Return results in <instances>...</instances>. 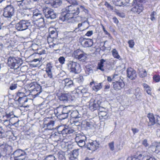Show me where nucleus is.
Returning <instances> with one entry per match:
<instances>
[{
  "label": "nucleus",
  "instance_id": "obj_1",
  "mask_svg": "<svg viewBox=\"0 0 160 160\" xmlns=\"http://www.w3.org/2000/svg\"><path fill=\"white\" fill-rule=\"evenodd\" d=\"M84 7L82 6L76 7L72 5L66 7L63 9V12H66V13L61 18V19L64 21L66 20H69V22L72 23L75 22H78L81 20V17H77L74 18L73 16L78 15L82 9L83 10Z\"/></svg>",
  "mask_w": 160,
  "mask_h": 160
},
{
  "label": "nucleus",
  "instance_id": "obj_2",
  "mask_svg": "<svg viewBox=\"0 0 160 160\" xmlns=\"http://www.w3.org/2000/svg\"><path fill=\"white\" fill-rule=\"evenodd\" d=\"M67 64L68 69L70 72L76 74L78 73L81 71L80 66L77 62L70 61Z\"/></svg>",
  "mask_w": 160,
  "mask_h": 160
},
{
  "label": "nucleus",
  "instance_id": "obj_3",
  "mask_svg": "<svg viewBox=\"0 0 160 160\" xmlns=\"http://www.w3.org/2000/svg\"><path fill=\"white\" fill-rule=\"evenodd\" d=\"M13 157L10 158L11 160H24L26 157V153L21 149L15 151L13 153Z\"/></svg>",
  "mask_w": 160,
  "mask_h": 160
},
{
  "label": "nucleus",
  "instance_id": "obj_4",
  "mask_svg": "<svg viewBox=\"0 0 160 160\" xmlns=\"http://www.w3.org/2000/svg\"><path fill=\"white\" fill-rule=\"evenodd\" d=\"M72 56L80 62H85L87 58V54L83 51L80 49H78L75 51L72 54Z\"/></svg>",
  "mask_w": 160,
  "mask_h": 160
},
{
  "label": "nucleus",
  "instance_id": "obj_5",
  "mask_svg": "<svg viewBox=\"0 0 160 160\" xmlns=\"http://www.w3.org/2000/svg\"><path fill=\"white\" fill-rule=\"evenodd\" d=\"M42 11L45 17L47 18H50L51 19L55 18L57 14L54 10L50 8L44 7Z\"/></svg>",
  "mask_w": 160,
  "mask_h": 160
},
{
  "label": "nucleus",
  "instance_id": "obj_6",
  "mask_svg": "<svg viewBox=\"0 0 160 160\" xmlns=\"http://www.w3.org/2000/svg\"><path fill=\"white\" fill-rule=\"evenodd\" d=\"M7 64L11 68L14 69H18L21 65L19 60L14 57H10L8 58Z\"/></svg>",
  "mask_w": 160,
  "mask_h": 160
},
{
  "label": "nucleus",
  "instance_id": "obj_7",
  "mask_svg": "<svg viewBox=\"0 0 160 160\" xmlns=\"http://www.w3.org/2000/svg\"><path fill=\"white\" fill-rule=\"evenodd\" d=\"M57 130L58 133L62 134L63 137L66 136L67 134L72 133L74 131L73 129L68 126H59Z\"/></svg>",
  "mask_w": 160,
  "mask_h": 160
},
{
  "label": "nucleus",
  "instance_id": "obj_8",
  "mask_svg": "<svg viewBox=\"0 0 160 160\" xmlns=\"http://www.w3.org/2000/svg\"><path fill=\"white\" fill-rule=\"evenodd\" d=\"M0 158L1 157H4L7 154H9L8 150L11 148L10 146L6 143L3 142L0 143Z\"/></svg>",
  "mask_w": 160,
  "mask_h": 160
},
{
  "label": "nucleus",
  "instance_id": "obj_9",
  "mask_svg": "<svg viewBox=\"0 0 160 160\" xmlns=\"http://www.w3.org/2000/svg\"><path fill=\"white\" fill-rule=\"evenodd\" d=\"M14 8L12 5H7L4 9L3 16L6 18H11L14 13Z\"/></svg>",
  "mask_w": 160,
  "mask_h": 160
},
{
  "label": "nucleus",
  "instance_id": "obj_10",
  "mask_svg": "<svg viewBox=\"0 0 160 160\" xmlns=\"http://www.w3.org/2000/svg\"><path fill=\"white\" fill-rule=\"evenodd\" d=\"M30 26V23L25 20H22L16 24L15 27L18 30L23 31L27 29Z\"/></svg>",
  "mask_w": 160,
  "mask_h": 160
},
{
  "label": "nucleus",
  "instance_id": "obj_11",
  "mask_svg": "<svg viewBox=\"0 0 160 160\" xmlns=\"http://www.w3.org/2000/svg\"><path fill=\"white\" fill-rule=\"evenodd\" d=\"M55 69V67L51 63H48L46 65L45 71L48 77L50 78H52L53 74Z\"/></svg>",
  "mask_w": 160,
  "mask_h": 160
},
{
  "label": "nucleus",
  "instance_id": "obj_12",
  "mask_svg": "<svg viewBox=\"0 0 160 160\" xmlns=\"http://www.w3.org/2000/svg\"><path fill=\"white\" fill-rule=\"evenodd\" d=\"M127 77L131 80H134L137 77L136 72L133 68H129L127 69Z\"/></svg>",
  "mask_w": 160,
  "mask_h": 160
},
{
  "label": "nucleus",
  "instance_id": "obj_13",
  "mask_svg": "<svg viewBox=\"0 0 160 160\" xmlns=\"http://www.w3.org/2000/svg\"><path fill=\"white\" fill-rule=\"evenodd\" d=\"M113 88L115 90H119L123 88L125 86V84L122 80L119 81H116L113 82Z\"/></svg>",
  "mask_w": 160,
  "mask_h": 160
},
{
  "label": "nucleus",
  "instance_id": "obj_14",
  "mask_svg": "<svg viewBox=\"0 0 160 160\" xmlns=\"http://www.w3.org/2000/svg\"><path fill=\"white\" fill-rule=\"evenodd\" d=\"M143 9L141 4L137 5L131 8V11L134 14H139L142 11Z\"/></svg>",
  "mask_w": 160,
  "mask_h": 160
},
{
  "label": "nucleus",
  "instance_id": "obj_15",
  "mask_svg": "<svg viewBox=\"0 0 160 160\" xmlns=\"http://www.w3.org/2000/svg\"><path fill=\"white\" fill-rule=\"evenodd\" d=\"M64 83L65 88H73L74 87V83L73 81L69 78H66L63 80Z\"/></svg>",
  "mask_w": 160,
  "mask_h": 160
},
{
  "label": "nucleus",
  "instance_id": "obj_16",
  "mask_svg": "<svg viewBox=\"0 0 160 160\" xmlns=\"http://www.w3.org/2000/svg\"><path fill=\"white\" fill-rule=\"evenodd\" d=\"M156 115L154 116L152 113H149L147 117L149 119V122L148 123V126H151L156 123V118L155 117Z\"/></svg>",
  "mask_w": 160,
  "mask_h": 160
},
{
  "label": "nucleus",
  "instance_id": "obj_17",
  "mask_svg": "<svg viewBox=\"0 0 160 160\" xmlns=\"http://www.w3.org/2000/svg\"><path fill=\"white\" fill-rule=\"evenodd\" d=\"M30 88H32V91L37 92L35 95L36 96H38L42 92L41 86L37 84H36V85H35L34 84H32Z\"/></svg>",
  "mask_w": 160,
  "mask_h": 160
},
{
  "label": "nucleus",
  "instance_id": "obj_18",
  "mask_svg": "<svg viewBox=\"0 0 160 160\" xmlns=\"http://www.w3.org/2000/svg\"><path fill=\"white\" fill-rule=\"evenodd\" d=\"M68 110L67 107H63L61 106L57 107L55 110V112L57 113V114L58 116L63 113L66 112Z\"/></svg>",
  "mask_w": 160,
  "mask_h": 160
},
{
  "label": "nucleus",
  "instance_id": "obj_19",
  "mask_svg": "<svg viewBox=\"0 0 160 160\" xmlns=\"http://www.w3.org/2000/svg\"><path fill=\"white\" fill-rule=\"evenodd\" d=\"M99 144L96 141H93L89 143V145H88L87 148L90 150H94L98 147Z\"/></svg>",
  "mask_w": 160,
  "mask_h": 160
},
{
  "label": "nucleus",
  "instance_id": "obj_20",
  "mask_svg": "<svg viewBox=\"0 0 160 160\" xmlns=\"http://www.w3.org/2000/svg\"><path fill=\"white\" fill-rule=\"evenodd\" d=\"M49 36L52 38H56L58 36V32L56 28L51 27L49 29Z\"/></svg>",
  "mask_w": 160,
  "mask_h": 160
},
{
  "label": "nucleus",
  "instance_id": "obj_21",
  "mask_svg": "<svg viewBox=\"0 0 160 160\" xmlns=\"http://www.w3.org/2000/svg\"><path fill=\"white\" fill-rule=\"evenodd\" d=\"M79 154L78 150L75 149L68 154V157L70 160H74L76 158Z\"/></svg>",
  "mask_w": 160,
  "mask_h": 160
},
{
  "label": "nucleus",
  "instance_id": "obj_22",
  "mask_svg": "<svg viewBox=\"0 0 160 160\" xmlns=\"http://www.w3.org/2000/svg\"><path fill=\"white\" fill-rule=\"evenodd\" d=\"M43 124L45 127H46L49 130H52L53 129V126L54 125V121L52 120H50L48 123L46 122V119L44 120Z\"/></svg>",
  "mask_w": 160,
  "mask_h": 160
},
{
  "label": "nucleus",
  "instance_id": "obj_23",
  "mask_svg": "<svg viewBox=\"0 0 160 160\" xmlns=\"http://www.w3.org/2000/svg\"><path fill=\"white\" fill-rule=\"evenodd\" d=\"M82 43L83 46L85 48L91 47L93 44L92 39H90L84 40Z\"/></svg>",
  "mask_w": 160,
  "mask_h": 160
},
{
  "label": "nucleus",
  "instance_id": "obj_24",
  "mask_svg": "<svg viewBox=\"0 0 160 160\" xmlns=\"http://www.w3.org/2000/svg\"><path fill=\"white\" fill-rule=\"evenodd\" d=\"M113 3L116 6L124 7L127 5L128 3L122 0H112Z\"/></svg>",
  "mask_w": 160,
  "mask_h": 160
},
{
  "label": "nucleus",
  "instance_id": "obj_25",
  "mask_svg": "<svg viewBox=\"0 0 160 160\" xmlns=\"http://www.w3.org/2000/svg\"><path fill=\"white\" fill-rule=\"evenodd\" d=\"M99 101H97L94 100L92 103H91L89 105V108L92 111H93L99 108L100 106L99 102Z\"/></svg>",
  "mask_w": 160,
  "mask_h": 160
},
{
  "label": "nucleus",
  "instance_id": "obj_26",
  "mask_svg": "<svg viewBox=\"0 0 160 160\" xmlns=\"http://www.w3.org/2000/svg\"><path fill=\"white\" fill-rule=\"evenodd\" d=\"M3 124L6 127L11 126V125H15V124H17L18 122H16L14 123H12L11 122V119H3L1 120Z\"/></svg>",
  "mask_w": 160,
  "mask_h": 160
},
{
  "label": "nucleus",
  "instance_id": "obj_27",
  "mask_svg": "<svg viewBox=\"0 0 160 160\" xmlns=\"http://www.w3.org/2000/svg\"><path fill=\"white\" fill-rule=\"evenodd\" d=\"M62 2L61 0H53L51 3V6L54 8H57L62 5Z\"/></svg>",
  "mask_w": 160,
  "mask_h": 160
},
{
  "label": "nucleus",
  "instance_id": "obj_28",
  "mask_svg": "<svg viewBox=\"0 0 160 160\" xmlns=\"http://www.w3.org/2000/svg\"><path fill=\"white\" fill-rule=\"evenodd\" d=\"M70 97L68 93L62 94L59 96V99L60 101H67L69 100Z\"/></svg>",
  "mask_w": 160,
  "mask_h": 160
},
{
  "label": "nucleus",
  "instance_id": "obj_29",
  "mask_svg": "<svg viewBox=\"0 0 160 160\" xmlns=\"http://www.w3.org/2000/svg\"><path fill=\"white\" fill-rule=\"evenodd\" d=\"M106 62V60L103 59H102L100 60L99 62H98L97 69L100 70L102 72H104L105 69L104 68L103 63Z\"/></svg>",
  "mask_w": 160,
  "mask_h": 160
},
{
  "label": "nucleus",
  "instance_id": "obj_30",
  "mask_svg": "<svg viewBox=\"0 0 160 160\" xmlns=\"http://www.w3.org/2000/svg\"><path fill=\"white\" fill-rule=\"evenodd\" d=\"M98 113L99 117L101 119H107L109 117V115L106 111L104 112H98Z\"/></svg>",
  "mask_w": 160,
  "mask_h": 160
},
{
  "label": "nucleus",
  "instance_id": "obj_31",
  "mask_svg": "<svg viewBox=\"0 0 160 160\" xmlns=\"http://www.w3.org/2000/svg\"><path fill=\"white\" fill-rule=\"evenodd\" d=\"M42 15L41 13L39 12H33L32 18L36 21L38 19H39L42 18Z\"/></svg>",
  "mask_w": 160,
  "mask_h": 160
},
{
  "label": "nucleus",
  "instance_id": "obj_32",
  "mask_svg": "<svg viewBox=\"0 0 160 160\" xmlns=\"http://www.w3.org/2000/svg\"><path fill=\"white\" fill-rule=\"evenodd\" d=\"M36 21V23L38 27H42L44 26V21L43 18L38 19Z\"/></svg>",
  "mask_w": 160,
  "mask_h": 160
},
{
  "label": "nucleus",
  "instance_id": "obj_33",
  "mask_svg": "<svg viewBox=\"0 0 160 160\" xmlns=\"http://www.w3.org/2000/svg\"><path fill=\"white\" fill-rule=\"evenodd\" d=\"M70 112V111L68 110L66 112L63 113L58 117L61 119H64L68 117Z\"/></svg>",
  "mask_w": 160,
  "mask_h": 160
},
{
  "label": "nucleus",
  "instance_id": "obj_34",
  "mask_svg": "<svg viewBox=\"0 0 160 160\" xmlns=\"http://www.w3.org/2000/svg\"><path fill=\"white\" fill-rule=\"evenodd\" d=\"M69 115L72 118L74 119L79 116H81V115L79 114L77 110L71 111Z\"/></svg>",
  "mask_w": 160,
  "mask_h": 160
},
{
  "label": "nucleus",
  "instance_id": "obj_35",
  "mask_svg": "<svg viewBox=\"0 0 160 160\" xmlns=\"http://www.w3.org/2000/svg\"><path fill=\"white\" fill-rule=\"evenodd\" d=\"M86 140V137L85 136L80 134H77L75 138L76 142H79L80 141Z\"/></svg>",
  "mask_w": 160,
  "mask_h": 160
},
{
  "label": "nucleus",
  "instance_id": "obj_36",
  "mask_svg": "<svg viewBox=\"0 0 160 160\" xmlns=\"http://www.w3.org/2000/svg\"><path fill=\"white\" fill-rule=\"evenodd\" d=\"M138 71L139 73V75L141 78L144 77L147 75L146 71L142 69H141L140 70L138 69Z\"/></svg>",
  "mask_w": 160,
  "mask_h": 160
},
{
  "label": "nucleus",
  "instance_id": "obj_37",
  "mask_svg": "<svg viewBox=\"0 0 160 160\" xmlns=\"http://www.w3.org/2000/svg\"><path fill=\"white\" fill-rule=\"evenodd\" d=\"M102 83H100L95 85L93 87L92 89L95 92H97L100 90L102 88Z\"/></svg>",
  "mask_w": 160,
  "mask_h": 160
},
{
  "label": "nucleus",
  "instance_id": "obj_38",
  "mask_svg": "<svg viewBox=\"0 0 160 160\" xmlns=\"http://www.w3.org/2000/svg\"><path fill=\"white\" fill-rule=\"evenodd\" d=\"M112 52L113 56L114 58L119 60L121 59L120 56L118 54V51L115 49H114L112 50Z\"/></svg>",
  "mask_w": 160,
  "mask_h": 160
},
{
  "label": "nucleus",
  "instance_id": "obj_39",
  "mask_svg": "<svg viewBox=\"0 0 160 160\" xmlns=\"http://www.w3.org/2000/svg\"><path fill=\"white\" fill-rule=\"evenodd\" d=\"M82 123L86 125L85 127L87 129H91L94 127L93 124L91 122L84 121Z\"/></svg>",
  "mask_w": 160,
  "mask_h": 160
},
{
  "label": "nucleus",
  "instance_id": "obj_40",
  "mask_svg": "<svg viewBox=\"0 0 160 160\" xmlns=\"http://www.w3.org/2000/svg\"><path fill=\"white\" fill-rule=\"evenodd\" d=\"M142 155L140 154L138 156L128 157L127 160H142Z\"/></svg>",
  "mask_w": 160,
  "mask_h": 160
},
{
  "label": "nucleus",
  "instance_id": "obj_41",
  "mask_svg": "<svg viewBox=\"0 0 160 160\" xmlns=\"http://www.w3.org/2000/svg\"><path fill=\"white\" fill-rule=\"evenodd\" d=\"M80 92L83 93V97H88L90 96L89 93L88 92V89L86 88H84Z\"/></svg>",
  "mask_w": 160,
  "mask_h": 160
},
{
  "label": "nucleus",
  "instance_id": "obj_42",
  "mask_svg": "<svg viewBox=\"0 0 160 160\" xmlns=\"http://www.w3.org/2000/svg\"><path fill=\"white\" fill-rule=\"evenodd\" d=\"M17 95L19 97L18 101H20L22 99H25V98H23V97L26 96L24 93L18 92L17 93Z\"/></svg>",
  "mask_w": 160,
  "mask_h": 160
},
{
  "label": "nucleus",
  "instance_id": "obj_43",
  "mask_svg": "<svg viewBox=\"0 0 160 160\" xmlns=\"http://www.w3.org/2000/svg\"><path fill=\"white\" fill-rule=\"evenodd\" d=\"M86 72L88 75L93 73V70L92 67H90L89 65H87L86 66Z\"/></svg>",
  "mask_w": 160,
  "mask_h": 160
},
{
  "label": "nucleus",
  "instance_id": "obj_44",
  "mask_svg": "<svg viewBox=\"0 0 160 160\" xmlns=\"http://www.w3.org/2000/svg\"><path fill=\"white\" fill-rule=\"evenodd\" d=\"M156 143H153L149 147V151L156 153Z\"/></svg>",
  "mask_w": 160,
  "mask_h": 160
},
{
  "label": "nucleus",
  "instance_id": "obj_45",
  "mask_svg": "<svg viewBox=\"0 0 160 160\" xmlns=\"http://www.w3.org/2000/svg\"><path fill=\"white\" fill-rule=\"evenodd\" d=\"M142 160H155V158L148 156H143L142 158Z\"/></svg>",
  "mask_w": 160,
  "mask_h": 160
},
{
  "label": "nucleus",
  "instance_id": "obj_46",
  "mask_svg": "<svg viewBox=\"0 0 160 160\" xmlns=\"http://www.w3.org/2000/svg\"><path fill=\"white\" fill-rule=\"evenodd\" d=\"M67 2L72 5H78V3L77 0H65Z\"/></svg>",
  "mask_w": 160,
  "mask_h": 160
},
{
  "label": "nucleus",
  "instance_id": "obj_47",
  "mask_svg": "<svg viewBox=\"0 0 160 160\" xmlns=\"http://www.w3.org/2000/svg\"><path fill=\"white\" fill-rule=\"evenodd\" d=\"M44 160H56V159L53 155H49L46 156Z\"/></svg>",
  "mask_w": 160,
  "mask_h": 160
},
{
  "label": "nucleus",
  "instance_id": "obj_48",
  "mask_svg": "<svg viewBox=\"0 0 160 160\" xmlns=\"http://www.w3.org/2000/svg\"><path fill=\"white\" fill-rule=\"evenodd\" d=\"M86 140H82L81 141H80L79 142H76L78 145L80 147H82L83 146H84L85 144V141Z\"/></svg>",
  "mask_w": 160,
  "mask_h": 160
},
{
  "label": "nucleus",
  "instance_id": "obj_49",
  "mask_svg": "<svg viewBox=\"0 0 160 160\" xmlns=\"http://www.w3.org/2000/svg\"><path fill=\"white\" fill-rule=\"evenodd\" d=\"M140 89L139 88H137L135 90V94L137 98L138 97L139 98V97L141 96V93L139 92Z\"/></svg>",
  "mask_w": 160,
  "mask_h": 160
},
{
  "label": "nucleus",
  "instance_id": "obj_50",
  "mask_svg": "<svg viewBox=\"0 0 160 160\" xmlns=\"http://www.w3.org/2000/svg\"><path fill=\"white\" fill-rule=\"evenodd\" d=\"M4 117L7 118V119H11V121L12 120V118L14 117L13 115L11 113H9L8 114H6L5 116L3 117L4 118Z\"/></svg>",
  "mask_w": 160,
  "mask_h": 160
},
{
  "label": "nucleus",
  "instance_id": "obj_51",
  "mask_svg": "<svg viewBox=\"0 0 160 160\" xmlns=\"http://www.w3.org/2000/svg\"><path fill=\"white\" fill-rule=\"evenodd\" d=\"M58 60L59 62L62 64H63L65 63V58L63 56L60 57L58 59Z\"/></svg>",
  "mask_w": 160,
  "mask_h": 160
},
{
  "label": "nucleus",
  "instance_id": "obj_52",
  "mask_svg": "<svg viewBox=\"0 0 160 160\" xmlns=\"http://www.w3.org/2000/svg\"><path fill=\"white\" fill-rule=\"evenodd\" d=\"M25 3V0H22L18 2L17 3L20 7H23Z\"/></svg>",
  "mask_w": 160,
  "mask_h": 160
},
{
  "label": "nucleus",
  "instance_id": "obj_53",
  "mask_svg": "<svg viewBox=\"0 0 160 160\" xmlns=\"http://www.w3.org/2000/svg\"><path fill=\"white\" fill-rule=\"evenodd\" d=\"M116 13L118 16L121 18H124L125 16V15L124 13L122 12H120L118 11L116 12Z\"/></svg>",
  "mask_w": 160,
  "mask_h": 160
},
{
  "label": "nucleus",
  "instance_id": "obj_54",
  "mask_svg": "<svg viewBox=\"0 0 160 160\" xmlns=\"http://www.w3.org/2000/svg\"><path fill=\"white\" fill-rule=\"evenodd\" d=\"M108 146L110 149L112 151H113L114 149V142H112L108 144Z\"/></svg>",
  "mask_w": 160,
  "mask_h": 160
},
{
  "label": "nucleus",
  "instance_id": "obj_55",
  "mask_svg": "<svg viewBox=\"0 0 160 160\" xmlns=\"http://www.w3.org/2000/svg\"><path fill=\"white\" fill-rule=\"evenodd\" d=\"M128 43L129 45V47L130 48H133L134 45V42L133 40H131L128 41Z\"/></svg>",
  "mask_w": 160,
  "mask_h": 160
},
{
  "label": "nucleus",
  "instance_id": "obj_56",
  "mask_svg": "<svg viewBox=\"0 0 160 160\" xmlns=\"http://www.w3.org/2000/svg\"><path fill=\"white\" fill-rule=\"evenodd\" d=\"M153 79L156 82H159L160 81V77L158 75H155L153 77Z\"/></svg>",
  "mask_w": 160,
  "mask_h": 160
},
{
  "label": "nucleus",
  "instance_id": "obj_57",
  "mask_svg": "<svg viewBox=\"0 0 160 160\" xmlns=\"http://www.w3.org/2000/svg\"><path fill=\"white\" fill-rule=\"evenodd\" d=\"M156 14V12H153L150 15L151 18L150 19L152 21H154L155 20V18L154 17L155 15Z\"/></svg>",
  "mask_w": 160,
  "mask_h": 160
},
{
  "label": "nucleus",
  "instance_id": "obj_58",
  "mask_svg": "<svg viewBox=\"0 0 160 160\" xmlns=\"http://www.w3.org/2000/svg\"><path fill=\"white\" fill-rule=\"evenodd\" d=\"M23 98H25V99H21L20 101H18L20 103L24 104L28 101V98H27L26 96H25L23 97Z\"/></svg>",
  "mask_w": 160,
  "mask_h": 160
},
{
  "label": "nucleus",
  "instance_id": "obj_59",
  "mask_svg": "<svg viewBox=\"0 0 160 160\" xmlns=\"http://www.w3.org/2000/svg\"><path fill=\"white\" fill-rule=\"evenodd\" d=\"M105 5L106 6L108 9L111 10H112L113 9V7L112 6H111L107 2H105Z\"/></svg>",
  "mask_w": 160,
  "mask_h": 160
},
{
  "label": "nucleus",
  "instance_id": "obj_60",
  "mask_svg": "<svg viewBox=\"0 0 160 160\" xmlns=\"http://www.w3.org/2000/svg\"><path fill=\"white\" fill-rule=\"evenodd\" d=\"M17 84H12L9 87V89L11 90H13L17 88Z\"/></svg>",
  "mask_w": 160,
  "mask_h": 160
},
{
  "label": "nucleus",
  "instance_id": "obj_61",
  "mask_svg": "<svg viewBox=\"0 0 160 160\" xmlns=\"http://www.w3.org/2000/svg\"><path fill=\"white\" fill-rule=\"evenodd\" d=\"M5 133L4 131L0 129V138L5 137Z\"/></svg>",
  "mask_w": 160,
  "mask_h": 160
},
{
  "label": "nucleus",
  "instance_id": "obj_62",
  "mask_svg": "<svg viewBox=\"0 0 160 160\" xmlns=\"http://www.w3.org/2000/svg\"><path fill=\"white\" fill-rule=\"evenodd\" d=\"M156 153H158L160 152V143L157 144L156 143Z\"/></svg>",
  "mask_w": 160,
  "mask_h": 160
},
{
  "label": "nucleus",
  "instance_id": "obj_63",
  "mask_svg": "<svg viewBox=\"0 0 160 160\" xmlns=\"http://www.w3.org/2000/svg\"><path fill=\"white\" fill-rule=\"evenodd\" d=\"M27 66H23L20 68V70L22 72H25L27 70Z\"/></svg>",
  "mask_w": 160,
  "mask_h": 160
},
{
  "label": "nucleus",
  "instance_id": "obj_64",
  "mask_svg": "<svg viewBox=\"0 0 160 160\" xmlns=\"http://www.w3.org/2000/svg\"><path fill=\"white\" fill-rule=\"evenodd\" d=\"M156 118V123H157L160 125V117L156 115L155 117Z\"/></svg>",
  "mask_w": 160,
  "mask_h": 160
}]
</instances>
